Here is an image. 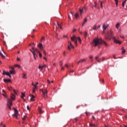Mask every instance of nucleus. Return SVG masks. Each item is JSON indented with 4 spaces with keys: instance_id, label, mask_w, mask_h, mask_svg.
<instances>
[{
    "instance_id": "bb28decb",
    "label": "nucleus",
    "mask_w": 127,
    "mask_h": 127,
    "mask_svg": "<svg viewBox=\"0 0 127 127\" xmlns=\"http://www.w3.org/2000/svg\"><path fill=\"white\" fill-rule=\"evenodd\" d=\"M120 23H118L116 25V27L117 28V29H119V27H120Z\"/></svg>"
},
{
    "instance_id": "f257e3e1",
    "label": "nucleus",
    "mask_w": 127,
    "mask_h": 127,
    "mask_svg": "<svg viewBox=\"0 0 127 127\" xmlns=\"http://www.w3.org/2000/svg\"><path fill=\"white\" fill-rule=\"evenodd\" d=\"M92 44L94 46H98V45H101V44H104L105 46H108V44L106 42L99 38L94 39L93 41Z\"/></svg>"
},
{
    "instance_id": "c9c22d12",
    "label": "nucleus",
    "mask_w": 127,
    "mask_h": 127,
    "mask_svg": "<svg viewBox=\"0 0 127 127\" xmlns=\"http://www.w3.org/2000/svg\"><path fill=\"white\" fill-rule=\"evenodd\" d=\"M47 83H48V84H51V83H53V81L52 80L51 81H50V80H49V79H48V80H47Z\"/></svg>"
},
{
    "instance_id": "ea45409f",
    "label": "nucleus",
    "mask_w": 127,
    "mask_h": 127,
    "mask_svg": "<svg viewBox=\"0 0 127 127\" xmlns=\"http://www.w3.org/2000/svg\"><path fill=\"white\" fill-rule=\"evenodd\" d=\"M78 32H79L80 34H83V32L80 30V28L78 29Z\"/></svg>"
},
{
    "instance_id": "1a4fd4ad",
    "label": "nucleus",
    "mask_w": 127,
    "mask_h": 127,
    "mask_svg": "<svg viewBox=\"0 0 127 127\" xmlns=\"http://www.w3.org/2000/svg\"><path fill=\"white\" fill-rule=\"evenodd\" d=\"M8 90H9V91H13V92L14 93V94H15V95H17V92H16V91L15 90V89H12V87H7Z\"/></svg>"
},
{
    "instance_id": "aec40b11",
    "label": "nucleus",
    "mask_w": 127,
    "mask_h": 127,
    "mask_svg": "<svg viewBox=\"0 0 127 127\" xmlns=\"http://www.w3.org/2000/svg\"><path fill=\"white\" fill-rule=\"evenodd\" d=\"M3 81L5 83H9V82H10V79H4Z\"/></svg>"
},
{
    "instance_id": "37998d69",
    "label": "nucleus",
    "mask_w": 127,
    "mask_h": 127,
    "mask_svg": "<svg viewBox=\"0 0 127 127\" xmlns=\"http://www.w3.org/2000/svg\"><path fill=\"white\" fill-rule=\"evenodd\" d=\"M9 69H11V70H14V67L13 66H10Z\"/></svg>"
},
{
    "instance_id": "9d476101",
    "label": "nucleus",
    "mask_w": 127,
    "mask_h": 127,
    "mask_svg": "<svg viewBox=\"0 0 127 127\" xmlns=\"http://www.w3.org/2000/svg\"><path fill=\"white\" fill-rule=\"evenodd\" d=\"M105 38H106V39H108V40H111V38H112V37L111 36V35H109V34H107L105 36Z\"/></svg>"
},
{
    "instance_id": "69168bd1",
    "label": "nucleus",
    "mask_w": 127,
    "mask_h": 127,
    "mask_svg": "<svg viewBox=\"0 0 127 127\" xmlns=\"http://www.w3.org/2000/svg\"><path fill=\"white\" fill-rule=\"evenodd\" d=\"M37 85H38V82H36L35 85H36V87H37Z\"/></svg>"
},
{
    "instance_id": "f8f14e48",
    "label": "nucleus",
    "mask_w": 127,
    "mask_h": 127,
    "mask_svg": "<svg viewBox=\"0 0 127 127\" xmlns=\"http://www.w3.org/2000/svg\"><path fill=\"white\" fill-rule=\"evenodd\" d=\"M10 97L11 99L13 100V101H14L15 100V95L14 94L11 93Z\"/></svg>"
},
{
    "instance_id": "cd10ccee",
    "label": "nucleus",
    "mask_w": 127,
    "mask_h": 127,
    "mask_svg": "<svg viewBox=\"0 0 127 127\" xmlns=\"http://www.w3.org/2000/svg\"><path fill=\"white\" fill-rule=\"evenodd\" d=\"M22 78L23 79H27V77H26V74H25V73L23 74Z\"/></svg>"
},
{
    "instance_id": "f03ea898",
    "label": "nucleus",
    "mask_w": 127,
    "mask_h": 127,
    "mask_svg": "<svg viewBox=\"0 0 127 127\" xmlns=\"http://www.w3.org/2000/svg\"><path fill=\"white\" fill-rule=\"evenodd\" d=\"M30 51L33 54V55L34 56V58L35 60H36V57H37V55H36V54H35L36 52H37V53H39V57H42V54H41L39 52V51H38V50H37V49H35V48L32 47V50H30Z\"/></svg>"
},
{
    "instance_id": "79ce46f5",
    "label": "nucleus",
    "mask_w": 127,
    "mask_h": 127,
    "mask_svg": "<svg viewBox=\"0 0 127 127\" xmlns=\"http://www.w3.org/2000/svg\"><path fill=\"white\" fill-rule=\"evenodd\" d=\"M100 5H101V7L102 8H103V1H101L100 2Z\"/></svg>"
},
{
    "instance_id": "6e6552de",
    "label": "nucleus",
    "mask_w": 127,
    "mask_h": 127,
    "mask_svg": "<svg viewBox=\"0 0 127 127\" xmlns=\"http://www.w3.org/2000/svg\"><path fill=\"white\" fill-rule=\"evenodd\" d=\"M30 97H31V101L32 102H34V101H35V100L34 99H35V96L34 95H33V94H29Z\"/></svg>"
},
{
    "instance_id": "393cba45",
    "label": "nucleus",
    "mask_w": 127,
    "mask_h": 127,
    "mask_svg": "<svg viewBox=\"0 0 127 127\" xmlns=\"http://www.w3.org/2000/svg\"><path fill=\"white\" fill-rule=\"evenodd\" d=\"M89 126H90V127H97V125H95V124H91V123H90V124H89Z\"/></svg>"
},
{
    "instance_id": "2eb2a0df",
    "label": "nucleus",
    "mask_w": 127,
    "mask_h": 127,
    "mask_svg": "<svg viewBox=\"0 0 127 127\" xmlns=\"http://www.w3.org/2000/svg\"><path fill=\"white\" fill-rule=\"evenodd\" d=\"M38 47H39V48H40V50H43V45H42V43H39L38 45Z\"/></svg>"
},
{
    "instance_id": "bf43d9fd",
    "label": "nucleus",
    "mask_w": 127,
    "mask_h": 127,
    "mask_svg": "<svg viewBox=\"0 0 127 127\" xmlns=\"http://www.w3.org/2000/svg\"><path fill=\"white\" fill-rule=\"evenodd\" d=\"M96 61H97L98 63H101V61H100V60H97Z\"/></svg>"
},
{
    "instance_id": "ddd939ff",
    "label": "nucleus",
    "mask_w": 127,
    "mask_h": 127,
    "mask_svg": "<svg viewBox=\"0 0 127 127\" xmlns=\"http://www.w3.org/2000/svg\"><path fill=\"white\" fill-rule=\"evenodd\" d=\"M36 90H37V86L36 85H35L32 89V93L33 94H35V92L36 91Z\"/></svg>"
},
{
    "instance_id": "c03bdc74",
    "label": "nucleus",
    "mask_w": 127,
    "mask_h": 127,
    "mask_svg": "<svg viewBox=\"0 0 127 127\" xmlns=\"http://www.w3.org/2000/svg\"><path fill=\"white\" fill-rule=\"evenodd\" d=\"M55 37H56V39H58V34H57V33L56 34Z\"/></svg>"
},
{
    "instance_id": "4468645a",
    "label": "nucleus",
    "mask_w": 127,
    "mask_h": 127,
    "mask_svg": "<svg viewBox=\"0 0 127 127\" xmlns=\"http://www.w3.org/2000/svg\"><path fill=\"white\" fill-rule=\"evenodd\" d=\"M18 115V111L15 110L14 113V116H15L16 119H17V116Z\"/></svg>"
},
{
    "instance_id": "423d86ee",
    "label": "nucleus",
    "mask_w": 127,
    "mask_h": 127,
    "mask_svg": "<svg viewBox=\"0 0 127 127\" xmlns=\"http://www.w3.org/2000/svg\"><path fill=\"white\" fill-rule=\"evenodd\" d=\"M112 39L114 41V43H116V44H122V42L120 41V40L117 39L116 37H112Z\"/></svg>"
},
{
    "instance_id": "13d9d810",
    "label": "nucleus",
    "mask_w": 127,
    "mask_h": 127,
    "mask_svg": "<svg viewBox=\"0 0 127 127\" xmlns=\"http://www.w3.org/2000/svg\"><path fill=\"white\" fill-rule=\"evenodd\" d=\"M122 5H123V7H125V3L124 2H123V3H122Z\"/></svg>"
},
{
    "instance_id": "dca6fc26",
    "label": "nucleus",
    "mask_w": 127,
    "mask_h": 127,
    "mask_svg": "<svg viewBox=\"0 0 127 127\" xmlns=\"http://www.w3.org/2000/svg\"><path fill=\"white\" fill-rule=\"evenodd\" d=\"M84 9H86V8L85 7H83L82 8H79V12L80 14H82V13H83V10H84Z\"/></svg>"
},
{
    "instance_id": "0eeeda50",
    "label": "nucleus",
    "mask_w": 127,
    "mask_h": 127,
    "mask_svg": "<svg viewBox=\"0 0 127 127\" xmlns=\"http://www.w3.org/2000/svg\"><path fill=\"white\" fill-rule=\"evenodd\" d=\"M109 27V25L106 24H103V30L102 31V34H105V31Z\"/></svg>"
},
{
    "instance_id": "49530a36",
    "label": "nucleus",
    "mask_w": 127,
    "mask_h": 127,
    "mask_svg": "<svg viewBox=\"0 0 127 127\" xmlns=\"http://www.w3.org/2000/svg\"><path fill=\"white\" fill-rule=\"evenodd\" d=\"M65 67H66V68H69V65H68V64H65Z\"/></svg>"
},
{
    "instance_id": "39448f33",
    "label": "nucleus",
    "mask_w": 127,
    "mask_h": 127,
    "mask_svg": "<svg viewBox=\"0 0 127 127\" xmlns=\"http://www.w3.org/2000/svg\"><path fill=\"white\" fill-rule=\"evenodd\" d=\"M68 45L67 46V48L68 50L70 51L71 49H74V48H75V47H74L73 44H72V43H71V42H68Z\"/></svg>"
},
{
    "instance_id": "5701e85b",
    "label": "nucleus",
    "mask_w": 127,
    "mask_h": 127,
    "mask_svg": "<svg viewBox=\"0 0 127 127\" xmlns=\"http://www.w3.org/2000/svg\"><path fill=\"white\" fill-rule=\"evenodd\" d=\"M2 74L3 75H6V76H8V75H9V72L3 71Z\"/></svg>"
},
{
    "instance_id": "de8ad7c7",
    "label": "nucleus",
    "mask_w": 127,
    "mask_h": 127,
    "mask_svg": "<svg viewBox=\"0 0 127 127\" xmlns=\"http://www.w3.org/2000/svg\"><path fill=\"white\" fill-rule=\"evenodd\" d=\"M43 53L45 56H46V51L43 50Z\"/></svg>"
},
{
    "instance_id": "a878e982",
    "label": "nucleus",
    "mask_w": 127,
    "mask_h": 127,
    "mask_svg": "<svg viewBox=\"0 0 127 127\" xmlns=\"http://www.w3.org/2000/svg\"><path fill=\"white\" fill-rule=\"evenodd\" d=\"M78 40L80 43L82 42V40H81V38L80 37L76 38V41Z\"/></svg>"
},
{
    "instance_id": "3c124183",
    "label": "nucleus",
    "mask_w": 127,
    "mask_h": 127,
    "mask_svg": "<svg viewBox=\"0 0 127 127\" xmlns=\"http://www.w3.org/2000/svg\"><path fill=\"white\" fill-rule=\"evenodd\" d=\"M31 85H32V86H33V87H34V86H36L35 84H34V83H33V82H32Z\"/></svg>"
},
{
    "instance_id": "4be33fe9",
    "label": "nucleus",
    "mask_w": 127,
    "mask_h": 127,
    "mask_svg": "<svg viewBox=\"0 0 127 127\" xmlns=\"http://www.w3.org/2000/svg\"><path fill=\"white\" fill-rule=\"evenodd\" d=\"M38 111L40 114H43V111H42V109L41 107H39Z\"/></svg>"
},
{
    "instance_id": "c756f323",
    "label": "nucleus",
    "mask_w": 127,
    "mask_h": 127,
    "mask_svg": "<svg viewBox=\"0 0 127 127\" xmlns=\"http://www.w3.org/2000/svg\"><path fill=\"white\" fill-rule=\"evenodd\" d=\"M27 119V117L26 116H24L22 117V120H23V121H25V120Z\"/></svg>"
},
{
    "instance_id": "c85d7f7f",
    "label": "nucleus",
    "mask_w": 127,
    "mask_h": 127,
    "mask_svg": "<svg viewBox=\"0 0 127 127\" xmlns=\"http://www.w3.org/2000/svg\"><path fill=\"white\" fill-rule=\"evenodd\" d=\"M38 68L41 70V71H42V70H43V67H42V66H41L40 65H39Z\"/></svg>"
},
{
    "instance_id": "680f3d73",
    "label": "nucleus",
    "mask_w": 127,
    "mask_h": 127,
    "mask_svg": "<svg viewBox=\"0 0 127 127\" xmlns=\"http://www.w3.org/2000/svg\"><path fill=\"white\" fill-rule=\"evenodd\" d=\"M64 56H65L66 55V52H64L63 53Z\"/></svg>"
},
{
    "instance_id": "f704fd0d",
    "label": "nucleus",
    "mask_w": 127,
    "mask_h": 127,
    "mask_svg": "<svg viewBox=\"0 0 127 127\" xmlns=\"http://www.w3.org/2000/svg\"><path fill=\"white\" fill-rule=\"evenodd\" d=\"M116 2V6H118V4L119 3V0H114Z\"/></svg>"
},
{
    "instance_id": "a19ab883",
    "label": "nucleus",
    "mask_w": 127,
    "mask_h": 127,
    "mask_svg": "<svg viewBox=\"0 0 127 127\" xmlns=\"http://www.w3.org/2000/svg\"><path fill=\"white\" fill-rule=\"evenodd\" d=\"M73 41L74 42L75 45H76V46H77V40H74Z\"/></svg>"
},
{
    "instance_id": "72a5a7b5",
    "label": "nucleus",
    "mask_w": 127,
    "mask_h": 127,
    "mask_svg": "<svg viewBox=\"0 0 127 127\" xmlns=\"http://www.w3.org/2000/svg\"><path fill=\"white\" fill-rule=\"evenodd\" d=\"M122 54H125L126 53V50L124 49V47L122 48Z\"/></svg>"
},
{
    "instance_id": "4c0bfd02",
    "label": "nucleus",
    "mask_w": 127,
    "mask_h": 127,
    "mask_svg": "<svg viewBox=\"0 0 127 127\" xmlns=\"http://www.w3.org/2000/svg\"><path fill=\"white\" fill-rule=\"evenodd\" d=\"M2 96H3L4 97V98H7V96H6V94H4L2 93Z\"/></svg>"
},
{
    "instance_id": "20e7f679",
    "label": "nucleus",
    "mask_w": 127,
    "mask_h": 127,
    "mask_svg": "<svg viewBox=\"0 0 127 127\" xmlns=\"http://www.w3.org/2000/svg\"><path fill=\"white\" fill-rule=\"evenodd\" d=\"M40 91L42 92L44 98H47V94L48 93L47 89H40Z\"/></svg>"
},
{
    "instance_id": "6e6d98bb",
    "label": "nucleus",
    "mask_w": 127,
    "mask_h": 127,
    "mask_svg": "<svg viewBox=\"0 0 127 127\" xmlns=\"http://www.w3.org/2000/svg\"><path fill=\"white\" fill-rule=\"evenodd\" d=\"M2 92H3V93H4V94H6V92H5V91H4V89H2Z\"/></svg>"
},
{
    "instance_id": "9b49d317",
    "label": "nucleus",
    "mask_w": 127,
    "mask_h": 127,
    "mask_svg": "<svg viewBox=\"0 0 127 127\" xmlns=\"http://www.w3.org/2000/svg\"><path fill=\"white\" fill-rule=\"evenodd\" d=\"M83 62H86V59H80V60L77 62V64H79V63H83Z\"/></svg>"
},
{
    "instance_id": "7c9ffc66",
    "label": "nucleus",
    "mask_w": 127,
    "mask_h": 127,
    "mask_svg": "<svg viewBox=\"0 0 127 127\" xmlns=\"http://www.w3.org/2000/svg\"><path fill=\"white\" fill-rule=\"evenodd\" d=\"M74 16L75 18H78V17H79V13H76V14H74Z\"/></svg>"
},
{
    "instance_id": "e433bc0d",
    "label": "nucleus",
    "mask_w": 127,
    "mask_h": 127,
    "mask_svg": "<svg viewBox=\"0 0 127 127\" xmlns=\"http://www.w3.org/2000/svg\"><path fill=\"white\" fill-rule=\"evenodd\" d=\"M85 114H86V116H87V117H89V116H90V113H89L87 112H85Z\"/></svg>"
},
{
    "instance_id": "338daca9",
    "label": "nucleus",
    "mask_w": 127,
    "mask_h": 127,
    "mask_svg": "<svg viewBox=\"0 0 127 127\" xmlns=\"http://www.w3.org/2000/svg\"><path fill=\"white\" fill-rule=\"evenodd\" d=\"M105 127H110V126H109L108 125H105Z\"/></svg>"
},
{
    "instance_id": "a211bd4d",
    "label": "nucleus",
    "mask_w": 127,
    "mask_h": 127,
    "mask_svg": "<svg viewBox=\"0 0 127 127\" xmlns=\"http://www.w3.org/2000/svg\"><path fill=\"white\" fill-rule=\"evenodd\" d=\"M71 41H74V40H77V38H76V36H73L70 38Z\"/></svg>"
},
{
    "instance_id": "4d7b16f0",
    "label": "nucleus",
    "mask_w": 127,
    "mask_h": 127,
    "mask_svg": "<svg viewBox=\"0 0 127 127\" xmlns=\"http://www.w3.org/2000/svg\"><path fill=\"white\" fill-rule=\"evenodd\" d=\"M17 61H20V59L19 58H17Z\"/></svg>"
},
{
    "instance_id": "a18cd8bd",
    "label": "nucleus",
    "mask_w": 127,
    "mask_h": 127,
    "mask_svg": "<svg viewBox=\"0 0 127 127\" xmlns=\"http://www.w3.org/2000/svg\"><path fill=\"white\" fill-rule=\"evenodd\" d=\"M44 60H45V61H47V58H46V56L44 57Z\"/></svg>"
},
{
    "instance_id": "412c9836",
    "label": "nucleus",
    "mask_w": 127,
    "mask_h": 127,
    "mask_svg": "<svg viewBox=\"0 0 127 127\" xmlns=\"http://www.w3.org/2000/svg\"><path fill=\"white\" fill-rule=\"evenodd\" d=\"M25 97V93L24 92H21V98L22 99H23Z\"/></svg>"
},
{
    "instance_id": "473e14b6",
    "label": "nucleus",
    "mask_w": 127,
    "mask_h": 127,
    "mask_svg": "<svg viewBox=\"0 0 127 127\" xmlns=\"http://www.w3.org/2000/svg\"><path fill=\"white\" fill-rule=\"evenodd\" d=\"M84 37H85V38H86V37H87V35H88V32H84Z\"/></svg>"
},
{
    "instance_id": "603ef678",
    "label": "nucleus",
    "mask_w": 127,
    "mask_h": 127,
    "mask_svg": "<svg viewBox=\"0 0 127 127\" xmlns=\"http://www.w3.org/2000/svg\"><path fill=\"white\" fill-rule=\"evenodd\" d=\"M58 26L59 28H60V27H61V25L59 24V23H58Z\"/></svg>"
},
{
    "instance_id": "f3484780",
    "label": "nucleus",
    "mask_w": 127,
    "mask_h": 127,
    "mask_svg": "<svg viewBox=\"0 0 127 127\" xmlns=\"http://www.w3.org/2000/svg\"><path fill=\"white\" fill-rule=\"evenodd\" d=\"M88 21V20L87 19V18H85L83 20V22L82 23V26H84L85 25V23Z\"/></svg>"
},
{
    "instance_id": "6ab92c4d",
    "label": "nucleus",
    "mask_w": 127,
    "mask_h": 127,
    "mask_svg": "<svg viewBox=\"0 0 127 127\" xmlns=\"http://www.w3.org/2000/svg\"><path fill=\"white\" fill-rule=\"evenodd\" d=\"M9 74H10L11 75L14 74H15V71L14 70H10L9 72Z\"/></svg>"
},
{
    "instance_id": "e2e57ef3",
    "label": "nucleus",
    "mask_w": 127,
    "mask_h": 127,
    "mask_svg": "<svg viewBox=\"0 0 127 127\" xmlns=\"http://www.w3.org/2000/svg\"><path fill=\"white\" fill-rule=\"evenodd\" d=\"M98 58H99V57L98 56L95 57V60H97Z\"/></svg>"
},
{
    "instance_id": "0e129e2a",
    "label": "nucleus",
    "mask_w": 127,
    "mask_h": 127,
    "mask_svg": "<svg viewBox=\"0 0 127 127\" xmlns=\"http://www.w3.org/2000/svg\"><path fill=\"white\" fill-rule=\"evenodd\" d=\"M101 82H102V83H104V82H105V81L104 80V79H102Z\"/></svg>"
},
{
    "instance_id": "052dcab7",
    "label": "nucleus",
    "mask_w": 127,
    "mask_h": 127,
    "mask_svg": "<svg viewBox=\"0 0 127 127\" xmlns=\"http://www.w3.org/2000/svg\"><path fill=\"white\" fill-rule=\"evenodd\" d=\"M72 31L73 32H75V31H76V29L73 28Z\"/></svg>"
},
{
    "instance_id": "5fc2aeb1",
    "label": "nucleus",
    "mask_w": 127,
    "mask_h": 127,
    "mask_svg": "<svg viewBox=\"0 0 127 127\" xmlns=\"http://www.w3.org/2000/svg\"><path fill=\"white\" fill-rule=\"evenodd\" d=\"M60 65V66H61V67H62V66L63 65V63H62L61 62Z\"/></svg>"
},
{
    "instance_id": "58836bf2",
    "label": "nucleus",
    "mask_w": 127,
    "mask_h": 127,
    "mask_svg": "<svg viewBox=\"0 0 127 127\" xmlns=\"http://www.w3.org/2000/svg\"><path fill=\"white\" fill-rule=\"evenodd\" d=\"M14 66L15 67H18V68H20V65H19V64H15Z\"/></svg>"
},
{
    "instance_id": "09e8293b",
    "label": "nucleus",
    "mask_w": 127,
    "mask_h": 127,
    "mask_svg": "<svg viewBox=\"0 0 127 127\" xmlns=\"http://www.w3.org/2000/svg\"><path fill=\"white\" fill-rule=\"evenodd\" d=\"M89 59H93V56L90 55V56H89Z\"/></svg>"
},
{
    "instance_id": "7ed1b4c3",
    "label": "nucleus",
    "mask_w": 127,
    "mask_h": 127,
    "mask_svg": "<svg viewBox=\"0 0 127 127\" xmlns=\"http://www.w3.org/2000/svg\"><path fill=\"white\" fill-rule=\"evenodd\" d=\"M11 106H12V100L10 99H7V107L9 109L11 110Z\"/></svg>"
},
{
    "instance_id": "b1692460",
    "label": "nucleus",
    "mask_w": 127,
    "mask_h": 127,
    "mask_svg": "<svg viewBox=\"0 0 127 127\" xmlns=\"http://www.w3.org/2000/svg\"><path fill=\"white\" fill-rule=\"evenodd\" d=\"M0 56L3 59H4L5 58V57L1 53V52H0Z\"/></svg>"
},
{
    "instance_id": "864d4df0",
    "label": "nucleus",
    "mask_w": 127,
    "mask_h": 127,
    "mask_svg": "<svg viewBox=\"0 0 127 127\" xmlns=\"http://www.w3.org/2000/svg\"><path fill=\"white\" fill-rule=\"evenodd\" d=\"M42 67H43V68H45V67H46V65L44 64L42 66Z\"/></svg>"
},
{
    "instance_id": "2f4dec72",
    "label": "nucleus",
    "mask_w": 127,
    "mask_h": 127,
    "mask_svg": "<svg viewBox=\"0 0 127 127\" xmlns=\"http://www.w3.org/2000/svg\"><path fill=\"white\" fill-rule=\"evenodd\" d=\"M93 30H96L97 29V24H95L94 25L93 27Z\"/></svg>"
},
{
    "instance_id": "8fccbe9b",
    "label": "nucleus",
    "mask_w": 127,
    "mask_h": 127,
    "mask_svg": "<svg viewBox=\"0 0 127 127\" xmlns=\"http://www.w3.org/2000/svg\"><path fill=\"white\" fill-rule=\"evenodd\" d=\"M44 39H45L44 37H42V38L41 39V41L44 40Z\"/></svg>"
},
{
    "instance_id": "774afa93",
    "label": "nucleus",
    "mask_w": 127,
    "mask_h": 127,
    "mask_svg": "<svg viewBox=\"0 0 127 127\" xmlns=\"http://www.w3.org/2000/svg\"><path fill=\"white\" fill-rule=\"evenodd\" d=\"M63 37H65V38H67V36H66V35H64V36H63Z\"/></svg>"
}]
</instances>
